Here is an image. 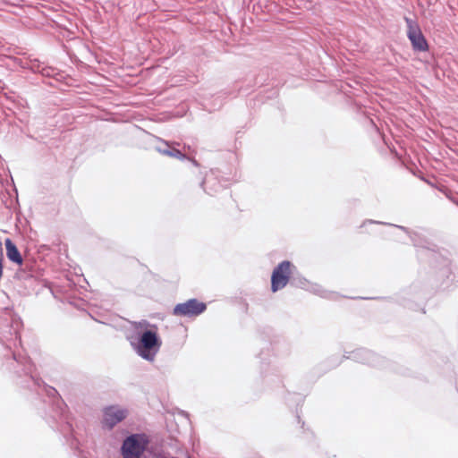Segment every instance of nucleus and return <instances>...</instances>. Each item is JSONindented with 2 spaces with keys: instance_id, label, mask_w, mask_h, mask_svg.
Returning a JSON list of instances; mask_svg holds the SVG:
<instances>
[{
  "instance_id": "nucleus-1",
  "label": "nucleus",
  "mask_w": 458,
  "mask_h": 458,
  "mask_svg": "<svg viewBox=\"0 0 458 458\" xmlns=\"http://www.w3.org/2000/svg\"><path fill=\"white\" fill-rule=\"evenodd\" d=\"M148 440L144 434H133L123 443L122 454L123 458H140L144 453Z\"/></svg>"
},
{
  "instance_id": "nucleus-2",
  "label": "nucleus",
  "mask_w": 458,
  "mask_h": 458,
  "mask_svg": "<svg viewBox=\"0 0 458 458\" xmlns=\"http://www.w3.org/2000/svg\"><path fill=\"white\" fill-rule=\"evenodd\" d=\"M160 345L157 332L145 331L140 339L138 353L145 360H153Z\"/></svg>"
},
{
  "instance_id": "nucleus-3",
  "label": "nucleus",
  "mask_w": 458,
  "mask_h": 458,
  "mask_svg": "<svg viewBox=\"0 0 458 458\" xmlns=\"http://www.w3.org/2000/svg\"><path fill=\"white\" fill-rule=\"evenodd\" d=\"M293 265L290 261H283L273 270L271 276V291L276 293L288 284L292 276Z\"/></svg>"
},
{
  "instance_id": "nucleus-4",
  "label": "nucleus",
  "mask_w": 458,
  "mask_h": 458,
  "mask_svg": "<svg viewBox=\"0 0 458 458\" xmlns=\"http://www.w3.org/2000/svg\"><path fill=\"white\" fill-rule=\"evenodd\" d=\"M206 309V303L196 299H190L185 302L175 305L173 314L178 317H196L203 313Z\"/></svg>"
},
{
  "instance_id": "nucleus-5",
  "label": "nucleus",
  "mask_w": 458,
  "mask_h": 458,
  "mask_svg": "<svg viewBox=\"0 0 458 458\" xmlns=\"http://www.w3.org/2000/svg\"><path fill=\"white\" fill-rule=\"evenodd\" d=\"M128 416V410L118 405H110L103 410L102 424L108 429L123 421Z\"/></svg>"
},
{
  "instance_id": "nucleus-6",
  "label": "nucleus",
  "mask_w": 458,
  "mask_h": 458,
  "mask_svg": "<svg viewBox=\"0 0 458 458\" xmlns=\"http://www.w3.org/2000/svg\"><path fill=\"white\" fill-rule=\"evenodd\" d=\"M405 21L408 27L407 36L413 48L418 51H427L428 46L418 24L409 18H405Z\"/></svg>"
},
{
  "instance_id": "nucleus-7",
  "label": "nucleus",
  "mask_w": 458,
  "mask_h": 458,
  "mask_svg": "<svg viewBox=\"0 0 458 458\" xmlns=\"http://www.w3.org/2000/svg\"><path fill=\"white\" fill-rule=\"evenodd\" d=\"M165 144L167 145V148H165V149H158L159 152L162 155L167 156V157H174V158H177L179 160H184V159L188 158L185 151L191 149V148L189 146L188 147L183 146V151H182V150H179V149H177L176 148L174 147V145H179V143H175V142L168 143V142H166Z\"/></svg>"
},
{
  "instance_id": "nucleus-8",
  "label": "nucleus",
  "mask_w": 458,
  "mask_h": 458,
  "mask_svg": "<svg viewBox=\"0 0 458 458\" xmlns=\"http://www.w3.org/2000/svg\"><path fill=\"white\" fill-rule=\"evenodd\" d=\"M4 245L6 249L7 258L13 263L21 266L23 263L22 257L11 239L7 238L4 240Z\"/></svg>"
}]
</instances>
